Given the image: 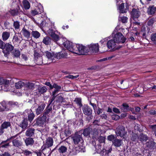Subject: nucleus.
Listing matches in <instances>:
<instances>
[{"label":"nucleus","mask_w":156,"mask_h":156,"mask_svg":"<svg viewBox=\"0 0 156 156\" xmlns=\"http://www.w3.org/2000/svg\"><path fill=\"white\" fill-rule=\"evenodd\" d=\"M31 35L35 38H38L40 36V34L37 31H32L31 32Z\"/></svg>","instance_id":"obj_45"},{"label":"nucleus","mask_w":156,"mask_h":156,"mask_svg":"<svg viewBox=\"0 0 156 156\" xmlns=\"http://www.w3.org/2000/svg\"><path fill=\"white\" fill-rule=\"evenodd\" d=\"M35 129L33 128H28L25 133V135L27 136L31 137L34 134Z\"/></svg>","instance_id":"obj_23"},{"label":"nucleus","mask_w":156,"mask_h":156,"mask_svg":"<svg viewBox=\"0 0 156 156\" xmlns=\"http://www.w3.org/2000/svg\"><path fill=\"white\" fill-rule=\"evenodd\" d=\"M21 32L22 34L26 37L28 38L30 37V33L27 30L25 29L24 27L23 28Z\"/></svg>","instance_id":"obj_31"},{"label":"nucleus","mask_w":156,"mask_h":156,"mask_svg":"<svg viewBox=\"0 0 156 156\" xmlns=\"http://www.w3.org/2000/svg\"><path fill=\"white\" fill-rule=\"evenodd\" d=\"M5 43L2 40H0V48L3 50L4 49L5 47Z\"/></svg>","instance_id":"obj_61"},{"label":"nucleus","mask_w":156,"mask_h":156,"mask_svg":"<svg viewBox=\"0 0 156 156\" xmlns=\"http://www.w3.org/2000/svg\"><path fill=\"white\" fill-rule=\"evenodd\" d=\"M117 43H121L122 44L125 43L126 40V38L121 33H118L115 35L113 38Z\"/></svg>","instance_id":"obj_5"},{"label":"nucleus","mask_w":156,"mask_h":156,"mask_svg":"<svg viewBox=\"0 0 156 156\" xmlns=\"http://www.w3.org/2000/svg\"><path fill=\"white\" fill-rule=\"evenodd\" d=\"M98 140L100 143H103L105 142V138L104 137L101 136L98 138Z\"/></svg>","instance_id":"obj_60"},{"label":"nucleus","mask_w":156,"mask_h":156,"mask_svg":"<svg viewBox=\"0 0 156 156\" xmlns=\"http://www.w3.org/2000/svg\"><path fill=\"white\" fill-rule=\"evenodd\" d=\"M10 36L9 32L5 31L3 32L2 34V37L3 41H5L7 40Z\"/></svg>","instance_id":"obj_39"},{"label":"nucleus","mask_w":156,"mask_h":156,"mask_svg":"<svg viewBox=\"0 0 156 156\" xmlns=\"http://www.w3.org/2000/svg\"><path fill=\"white\" fill-rule=\"evenodd\" d=\"M117 43L112 39L108 41L107 43V45L108 48L109 49H112L114 51L117 48H116V43Z\"/></svg>","instance_id":"obj_12"},{"label":"nucleus","mask_w":156,"mask_h":156,"mask_svg":"<svg viewBox=\"0 0 156 156\" xmlns=\"http://www.w3.org/2000/svg\"><path fill=\"white\" fill-rule=\"evenodd\" d=\"M51 38L48 36L44 37L42 43L46 45H50L51 43Z\"/></svg>","instance_id":"obj_30"},{"label":"nucleus","mask_w":156,"mask_h":156,"mask_svg":"<svg viewBox=\"0 0 156 156\" xmlns=\"http://www.w3.org/2000/svg\"><path fill=\"white\" fill-rule=\"evenodd\" d=\"M47 118L42 115L41 116H39L34 121V126H43L46 122Z\"/></svg>","instance_id":"obj_4"},{"label":"nucleus","mask_w":156,"mask_h":156,"mask_svg":"<svg viewBox=\"0 0 156 156\" xmlns=\"http://www.w3.org/2000/svg\"><path fill=\"white\" fill-rule=\"evenodd\" d=\"M13 26L16 29H19L20 28V22L17 21H14L13 23Z\"/></svg>","instance_id":"obj_52"},{"label":"nucleus","mask_w":156,"mask_h":156,"mask_svg":"<svg viewBox=\"0 0 156 156\" xmlns=\"http://www.w3.org/2000/svg\"><path fill=\"white\" fill-rule=\"evenodd\" d=\"M25 142L26 146H32L34 143V140L31 137H28L26 139Z\"/></svg>","instance_id":"obj_26"},{"label":"nucleus","mask_w":156,"mask_h":156,"mask_svg":"<svg viewBox=\"0 0 156 156\" xmlns=\"http://www.w3.org/2000/svg\"><path fill=\"white\" fill-rule=\"evenodd\" d=\"M91 129L90 127H88L85 129L82 132V134H83L84 136H89L90 132L91 131Z\"/></svg>","instance_id":"obj_35"},{"label":"nucleus","mask_w":156,"mask_h":156,"mask_svg":"<svg viewBox=\"0 0 156 156\" xmlns=\"http://www.w3.org/2000/svg\"><path fill=\"white\" fill-rule=\"evenodd\" d=\"M13 57L16 58H18L20 55V51L19 49H15L11 52Z\"/></svg>","instance_id":"obj_33"},{"label":"nucleus","mask_w":156,"mask_h":156,"mask_svg":"<svg viewBox=\"0 0 156 156\" xmlns=\"http://www.w3.org/2000/svg\"><path fill=\"white\" fill-rule=\"evenodd\" d=\"M41 13V12L40 11V9L37 7L34 10H31V14L32 16H35L38 14H40Z\"/></svg>","instance_id":"obj_37"},{"label":"nucleus","mask_w":156,"mask_h":156,"mask_svg":"<svg viewBox=\"0 0 156 156\" xmlns=\"http://www.w3.org/2000/svg\"><path fill=\"white\" fill-rule=\"evenodd\" d=\"M29 109H27L25 110L24 112H23L22 115H23V119L25 118H27V116L28 114V113L29 110Z\"/></svg>","instance_id":"obj_55"},{"label":"nucleus","mask_w":156,"mask_h":156,"mask_svg":"<svg viewBox=\"0 0 156 156\" xmlns=\"http://www.w3.org/2000/svg\"><path fill=\"white\" fill-rule=\"evenodd\" d=\"M22 153H23L26 156L31 155L32 154V152L28 150L27 149L23 150L22 151Z\"/></svg>","instance_id":"obj_49"},{"label":"nucleus","mask_w":156,"mask_h":156,"mask_svg":"<svg viewBox=\"0 0 156 156\" xmlns=\"http://www.w3.org/2000/svg\"><path fill=\"white\" fill-rule=\"evenodd\" d=\"M45 107V105L44 103L38 105L37 108L35 110L36 115H38L42 113Z\"/></svg>","instance_id":"obj_15"},{"label":"nucleus","mask_w":156,"mask_h":156,"mask_svg":"<svg viewBox=\"0 0 156 156\" xmlns=\"http://www.w3.org/2000/svg\"><path fill=\"white\" fill-rule=\"evenodd\" d=\"M70 51L74 53L77 54L78 53V47L77 44L76 45L74 44V46H73V48H69Z\"/></svg>","instance_id":"obj_46"},{"label":"nucleus","mask_w":156,"mask_h":156,"mask_svg":"<svg viewBox=\"0 0 156 156\" xmlns=\"http://www.w3.org/2000/svg\"><path fill=\"white\" fill-rule=\"evenodd\" d=\"M53 140L52 138L51 137H48L46 140V142L42 146L43 151L44 152L45 150L49 151H51L50 147H51L53 145Z\"/></svg>","instance_id":"obj_6"},{"label":"nucleus","mask_w":156,"mask_h":156,"mask_svg":"<svg viewBox=\"0 0 156 156\" xmlns=\"http://www.w3.org/2000/svg\"><path fill=\"white\" fill-rule=\"evenodd\" d=\"M138 139L139 140L143 142L148 140V137L146 135L141 133L138 136Z\"/></svg>","instance_id":"obj_32"},{"label":"nucleus","mask_w":156,"mask_h":156,"mask_svg":"<svg viewBox=\"0 0 156 156\" xmlns=\"http://www.w3.org/2000/svg\"><path fill=\"white\" fill-rule=\"evenodd\" d=\"M58 150L60 153H64L66 152L67 148L66 147L62 146L59 147Z\"/></svg>","instance_id":"obj_44"},{"label":"nucleus","mask_w":156,"mask_h":156,"mask_svg":"<svg viewBox=\"0 0 156 156\" xmlns=\"http://www.w3.org/2000/svg\"><path fill=\"white\" fill-rule=\"evenodd\" d=\"M14 47L9 43H6L5 44V47L3 50V52L4 54V56L8 57L10 53L13 50Z\"/></svg>","instance_id":"obj_7"},{"label":"nucleus","mask_w":156,"mask_h":156,"mask_svg":"<svg viewBox=\"0 0 156 156\" xmlns=\"http://www.w3.org/2000/svg\"><path fill=\"white\" fill-rule=\"evenodd\" d=\"M23 39L21 37V35L20 33H18L15 34L13 39V41L17 43L20 44Z\"/></svg>","instance_id":"obj_18"},{"label":"nucleus","mask_w":156,"mask_h":156,"mask_svg":"<svg viewBox=\"0 0 156 156\" xmlns=\"http://www.w3.org/2000/svg\"><path fill=\"white\" fill-rule=\"evenodd\" d=\"M27 118L28 120L30 122L33 121L35 117V115L31 109H29Z\"/></svg>","instance_id":"obj_24"},{"label":"nucleus","mask_w":156,"mask_h":156,"mask_svg":"<svg viewBox=\"0 0 156 156\" xmlns=\"http://www.w3.org/2000/svg\"><path fill=\"white\" fill-rule=\"evenodd\" d=\"M156 7L154 5L150 6L147 9V13L149 15H153L155 13Z\"/></svg>","instance_id":"obj_21"},{"label":"nucleus","mask_w":156,"mask_h":156,"mask_svg":"<svg viewBox=\"0 0 156 156\" xmlns=\"http://www.w3.org/2000/svg\"><path fill=\"white\" fill-rule=\"evenodd\" d=\"M138 137V136L137 134L135 133H133L132 135V136L131 137V139L133 141H134Z\"/></svg>","instance_id":"obj_64"},{"label":"nucleus","mask_w":156,"mask_h":156,"mask_svg":"<svg viewBox=\"0 0 156 156\" xmlns=\"http://www.w3.org/2000/svg\"><path fill=\"white\" fill-rule=\"evenodd\" d=\"M101 147V146L99 145H97L95 146V148L97 150V152L98 153H100L102 150V149Z\"/></svg>","instance_id":"obj_62"},{"label":"nucleus","mask_w":156,"mask_h":156,"mask_svg":"<svg viewBox=\"0 0 156 156\" xmlns=\"http://www.w3.org/2000/svg\"><path fill=\"white\" fill-rule=\"evenodd\" d=\"M78 51L77 54L85 55L88 53L87 47H85L81 44H77Z\"/></svg>","instance_id":"obj_10"},{"label":"nucleus","mask_w":156,"mask_h":156,"mask_svg":"<svg viewBox=\"0 0 156 156\" xmlns=\"http://www.w3.org/2000/svg\"><path fill=\"white\" fill-rule=\"evenodd\" d=\"M35 62L37 65H41L42 64H46L48 63L43 60L42 57H40L39 58H37L35 59Z\"/></svg>","instance_id":"obj_29"},{"label":"nucleus","mask_w":156,"mask_h":156,"mask_svg":"<svg viewBox=\"0 0 156 156\" xmlns=\"http://www.w3.org/2000/svg\"><path fill=\"white\" fill-rule=\"evenodd\" d=\"M23 5L25 9H29L30 7V4L29 2L27 0H24L23 2Z\"/></svg>","instance_id":"obj_40"},{"label":"nucleus","mask_w":156,"mask_h":156,"mask_svg":"<svg viewBox=\"0 0 156 156\" xmlns=\"http://www.w3.org/2000/svg\"><path fill=\"white\" fill-rule=\"evenodd\" d=\"M116 137H115V136L114 135L111 134L110 135L108 136L107 137L108 140L110 141H113L115 139Z\"/></svg>","instance_id":"obj_54"},{"label":"nucleus","mask_w":156,"mask_h":156,"mask_svg":"<svg viewBox=\"0 0 156 156\" xmlns=\"http://www.w3.org/2000/svg\"><path fill=\"white\" fill-rule=\"evenodd\" d=\"M25 85V83L22 81H19L15 84V87L17 89L20 88Z\"/></svg>","instance_id":"obj_43"},{"label":"nucleus","mask_w":156,"mask_h":156,"mask_svg":"<svg viewBox=\"0 0 156 156\" xmlns=\"http://www.w3.org/2000/svg\"><path fill=\"white\" fill-rule=\"evenodd\" d=\"M87 52L91 53H98L99 50V45L98 44H91L87 47Z\"/></svg>","instance_id":"obj_8"},{"label":"nucleus","mask_w":156,"mask_h":156,"mask_svg":"<svg viewBox=\"0 0 156 156\" xmlns=\"http://www.w3.org/2000/svg\"><path fill=\"white\" fill-rule=\"evenodd\" d=\"M9 12L12 16H14L18 15V11L17 9H10Z\"/></svg>","instance_id":"obj_50"},{"label":"nucleus","mask_w":156,"mask_h":156,"mask_svg":"<svg viewBox=\"0 0 156 156\" xmlns=\"http://www.w3.org/2000/svg\"><path fill=\"white\" fill-rule=\"evenodd\" d=\"M151 39L152 42L156 45V33H153L151 35Z\"/></svg>","instance_id":"obj_47"},{"label":"nucleus","mask_w":156,"mask_h":156,"mask_svg":"<svg viewBox=\"0 0 156 156\" xmlns=\"http://www.w3.org/2000/svg\"><path fill=\"white\" fill-rule=\"evenodd\" d=\"M52 112V106L48 105L44 110L42 115L47 118L48 117H49V113H51Z\"/></svg>","instance_id":"obj_17"},{"label":"nucleus","mask_w":156,"mask_h":156,"mask_svg":"<svg viewBox=\"0 0 156 156\" xmlns=\"http://www.w3.org/2000/svg\"><path fill=\"white\" fill-rule=\"evenodd\" d=\"M79 76V75L73 76L71 75H69L64 77L65 78H77Z\"/></svg>","instance_id":"obj_59"},{"label":"nucleus","mask_w":156,"mask_h":156,"mask_svg":"<svg viewBox=\"0 0 156 156\" xmlns=\"http://www.w3.org/2000/svg\"><path fill=\"white\" fill-rule=\"evenodd\" d=\"M140 12L138 9H133L131 12V17L134 20H136L140 16Z\"/></svg>","instance_id":"obj_16"},{"label":"nucleus","mask_w":156,"mask_h":156,"mask_svg":"<svg viewBox=\"0 0 156 156\" xmlns=\"http://www.w3.org/2000/svg\"><path fill=\"white\" fill-rule=\"evenodd\" d=\"M119 9L120 12L121 13H124L127 12V11L128 10V6L126 5V8H125L124 4L122 3L120 4L119 6Z\"/></svg>","instance_id":"obj_25"},{"label":"nucleus","mask_w":156,"mask_h":156,"mask_svg":"<svg viewBox=\"0 0 156 156\" xmlns=\"http://www.w3.org/2000/svg\"><path fill=\"white\" fill-rule=\"evenodd\" d=\"M122 143V140L115 138L113 141V145L116 147H119L121 146Z\"/></svg>","instance_id":"obj_27"},{"label":"nucleus","mask_w":156,"mask_h":156,"mask_svg":"<svg viewBox=\"0 0 156 156\" xmlns=\"http://www.w3.org/2000/svg\"><path fill=\"white\" fill-rule=\"evenodd\" d=\"M45 54L48 59L50 61L51 60V62H53L55 58H56L54 54L53 53H51L48 51H46L45 52Z\"/></svg>","instance_id":"obj_22"},{"label":"nucleus","mask_w":156,"mask_h":156,"mask_svg":"<svg viewBox=\"0 0 156 156\" xmlns=\"http://www.w3.org/2000/svg\"><path fill=\"white\" fill-rule=\"evenodd\" d=\"M0 103L3 107L2 108L4 110V111H7L11 108L15 107H18L19 106L17 102L13 101H4L1 102Z\"/></svg>","instance_id":"obj_1"},{"label":"nucleus","mask_w":156,"mask_h":156,"mask_svg":"<svg viewBox=\"0 0 156 156\" xmlns=\"http://www.w3.org/2000/svg\"><path fill=\"white\" fill-rule=\"evenodd\" d=\"M82 130H81L75 133V134L72 137L73 142L75 144H77L83 140L82 137Z\"/></svg>","instance_id":"obj_3"},{"label":"nucleus","mask_w":156,"mask_h":156,"mask_svg":"<svg viewBox=\"0 0 156 156\" xmlns=\"http://www.w3.org/2000/svg\"><path fill=\"white\" fill-rule=\"evenodd\" d=\"M115 133L117 136H120L122 137L124 136L127 132L125 131V127L122 126H118L116 128Z\"/></svg>","instance_id":"obj_9"},{"label":"nucleus","mask_w":156,"mask_h":156,"mask_svg":"<svg viewBox=\"0 0 156 156\" xmlns=\"http://www.w3.org/2000/svg\"><path fill=\"white\" fill-rule=\"evenodd\" d=\"M121 109L122 111L123 112H127L130 110L129 105L126 103L122 104Z\"/></svg>","instance_id":"obj_41"},{"label":"nucleus","mask_w":156,"mask_h":156,"mask_svg":"<svg viewBox=\"0 0 156 156\" xmlns=\"http://www.w3.org/2000/svg\"><path fill=\"white\" fill-rule=\"evenodd\" d=\"M128 18L125 16H121L119 17V20L122 23H125L127 22Z\"/></svg>","instance_id":"obj_51"},{"label":"nucleus","mask_w":156,"mask_h":156,"mask_svg":"<svg viewBox=\"0 0 156 156\" xmlns=\"http://www.w3.org/2000/svg\"><path fill=\"white\" fill-rule=\"evenodd\" d=\"M11 82V80L9 81L6 79H0V85H3L6 88H7Z\"/></svg>","instance_id":"obj_19"},{"label":"nucleus","mask_w":156,"mask_h":156,"mask_svg":"<svg viewBox=\"0 0 156 156\" xmlns=\"http://www.w3.org/2000/svg\"><path fill=\"white\" fill-rule=\"evenodd\" d=\"M47 88L45 86H43L38 89V91L41 94H43L46 92L47 90Z\"/></svg>","instance_id":"obj_48"},{"label":"nucleus","mask_w":156,"mask_h":156,"mask_svg":"<svg viewBox=\"0 0 156 156\" xmlns=\"http://www.w3.org/2000/svg\"><path fill=\"white\" fill-rule=\"evenodd\" d=\"M13 146L17 148H20L23 145V142L18 138L13 139L12 141Z\"/></svg>","instance_id":"obj_14"},{"label":"nucleus","mask_w":156,"mask_h":156,"mask_svg":"<svg viewBox=\"0 0 156 156\" xmlns=\"http://www.w3.org/2000/svg\"><path fill=\"white\" fill-rule=\"evenodd\" d=\"M63 46L64 47L66 48L67 49L70 51L69 48H73L74 45L72 42H70L69 41H66L63 43Z\"/></svg>","instance_id":"obj_28"},{"label":"nucleus","mask_w":156,"mask_h":156,"mask_svg":"<svg viewBox=\"0 0 156 156\" xmlns=\"http://www.w3.org/2000/svg\"><path fill=\"white\" fill-rule=\"evenodd\" d=\"M53 88H55L56 90H58L59 91L61 89V86H58L55 83H54L52 85V87L51 88V89H52Z\"/></svg>","instance_id":"obj_56"},{"label":"nucleus","mask_w":156,"mask_h":156,"mask_svg":"<svg viewBox=\"0 0 156 156\" xmlns=\"http://www.w3.org/2000/svg\"><path fill=\"white\" fill-rule=\"evenodd\" d=\"M63 98L61 96H58V99L56 101L59 102H62L63 101Z\"/></svg>","instance_id":"obj_63"},{"label":"nucleus","mask_w":156,"mask_h":156,"mask_svg":"<svg viewBox=\"0 0 156 156\" xmlns=\"http://www.w3.org/2000/svg\"><path fill=\"white\" fill-rule=\"evenodd\" d=\"M155 21V18H152L149 19L147 22V25L149 27H152L153 24Z\"/></svg>","instance_id":"obj_42"},{"label":"nucleus","mask_w":156,"mask_h":156,"mask_svg":"<svg viewBox=\"0 0 156 156\" xmlns=\"http://www.w3.org/2000/svg\"><path fill=\"white\" fill-rule=\"evenodd\" d=\"M55 29L52 27L47 30L48 34L51 37L52 40L55 42H57L60 39V37L56 34Z\"/></svg>","instance_id":"obj_2"},{"label":"nucleus","mask_w":156,"mask_h":156,"mask_svg":"<svg viewBox=\"0 0 156 156\" xmlns=\"http://www.w3.org/2000/svg\"><path fill=\"white\" fill-rule=\"evenodd\" d=\"M150 127L152 131L154 132V134L156 136V125H150Z\"/></svg>","instance_id":"obj_57"},{"label":"nucleus","mask_w":156,"mask_h":156,"mask_svg":"<svg viewBox=\"0 0 156 156\" xmlns=\"http://www.w3.org/2000/svg\"><path fill=\"white\" fill-rule=\"evenodd\" d=\"M82 110L84 114L87 115H90L92 114V110L87 105H84L82 108Z\"/></svg>","instance_id":"obj_13"},{"label":"nucleus","mask_w":156,"mask_h":156,"mask_svg":"<svg viewBox=\"0 0 156 156\" xmlns=\"http://www.w3.org/2000/svg\"><path fill=\"white\" fill-rule=\"evenodd\" d=\"M11 126V124L10 122L5 121L1 124L0 127L4 130V129H7Z\"/></svg>","instance_id":"obj_36"},{"label":"nucleus","mask_w":156,"mask_h":156,"mask_svg":"<svg viewBox=\"0 0 156 156\" xmlns=\"http://www.w3.org/2000/svg\"><path fill=\"white\" fill-rule=\"evenodd\" d=\"M74 101L80 107L82 106L81 104V99L80 98H76L74 100Z\"/></svg>","instance_id":"obj_53"},{"label":"nucleus","mask_w":156,"mask_h":156,"mask_svg":"<svg viewBox=\"0 0 156 156\" xmlns=\"http://www.w3.org/2000/svg\"><path fill=\"white\" fill-rule=\"evenodd\" d=\"M25 86L28 89L33 90L35 88V84L32 82H28L26 83Z\"/></svg>","instance_id":"obj_34"},{"label":"nucleus","mask_w":156,"mask_h":156,"mask_svg":"<svg viewBox=\"0 0 156 156\" xmlns=\"http://www.w3.org/2000/svg\"><path fill=\"white\" fill-rule=\"evenodd\" d=\"M56 148V147L51 151H48L47 150H45L44 152L43 150V148H42V146L41 148V150H40L38 151H35V153L37 154V156H46V155L48 154L49 155H50L53 151L55 150Z\"/></svg>","instance_id":"obj_11"},{"label":"nucleus","mask_w":156,"mask_h":156,"mask_svg":"<svg viewBox=\"0 0 156 156\" xmlns=\"http://www.w3.org/2000/svg\"><path fill=\"white\" fill-rule=\"evenodd\" d=\"M155 144L153 140H149L146 143V144L147 147L152 148H154Z\"/></svg>","instance_id":"obj_38"},{"label":"nucleus","mask_w":156,"mask_h":156,"mask_svg":"<svg viewBox=\"0 0 156 156\" xmlns=\"http://www.w3.org/2000/svg\"><path fill=\"white\" fill-rule=\"evenodd\" d=\"M28 125V120L27 118H25L19 125L20 127L24 129H26Z\"/></svg>","instance_id":"obj_20"},{"label":"nucleus","mask_w":156,"mask_h":156,"mask_svg":"<svg viewBox=\"0 0 156 156\" xmlns=\"http://www.w3.org/2000/svg\"><path fill=\"white\" fill-rule=\"evenodd\" d=\"M35 59L37 58H39L40 57H42L40 55V54L37 52V51L35 50H34V55Z\"/></svg>","instance_id":"obj_58"}]
</instances>
